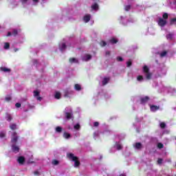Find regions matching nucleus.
Wrapping results in <instances>:
<instances>
[{"label": "nucleus", "instance_id": "obj_1", "mask_svg": "<svg viewBox=\"0 0 176 176\" xmlns=\"http://www.w3.org/2000/svg\"><path fill=\"white\" fill-rule=\"evenodd\" d=\"M18 138H19V137H17V133H14L12 135L11 142H12V144H13L12 145V152H14V153H17L20 151V148H19V146H17L16 144H14L15 143L17 142Z\"/></svg>", "mask_w": 176, "mask_h": 176}, {"label": "nucleus", "instance_id": "obj_2", "mask_svg": "<svg viewBox=\"0 0 176 176\" xmlns=\"http://www.w3.org/2000/svg\"><path fill=\"white\" fill-rule=\"evenodd\" d=\"M67 156L69 160H71V162H74V167H78V166H80V162H79V158L78 157L75 156V155L68 153L67 154Z\"/></svg>", "mask_w": 176, "mask_h": 176}, {"label": "nucleus", "instance_id": "obj_3", "mask_svg": "<svg viewBox=\"0 0 176 176\" xmlns=\"http://www.w3.org/2000/svg\"><path fill=\"white\" fill-rule=\"evenodd\" d=\"M163 18H160L157 21L158 25L160 27H164L167 24V19H168V13H164L162 15Z\"/></svg>", "mask_w": 176, "mask_h": 176}, {"label": "nucleus", "instance_id": "obj_4", "mask_svg": "<svg viewBox=\"0 0 176 176\" xmlns=\"http://www.w3.org/2000/svg\"><path fill=\"white\" fill-rule=\"evenodd\" d=\"M143 74L148 80L152 79V73L149 71V67L146 65H144L142 67Z\"/></svg>", "mask_w": 176, "mask_h": 176}, {"label": "nucleus", "instance_id": "obj_5", "mask_svg": "<svg viewBox=\"0 0 176 176\" xmlns=\"http://www.w3.org/2000/svg\"><path fill=\"white\" fill-rule=\"evenodd\" d=\"M64 112L66 119H72V109L71 107H67Z\"/></svg>", "mask_w": 176, "mask_h": 176}, {"label": "nucleus", "instance_id": "obj_6", "mask_svg": "<svg viewBox=\"0 0 176 176\" xmlns=\"http://www.w3.org/2000/svg\"><path fill=\"white\" fill-rule=\"evenodd\" d=\"M33 97L37 100V101H42V97L41 96V91L36 89L33 91Z\"/></svg>", "mask_w": 176, "mask_h": 176}, {"label": "nucleus", "instance_id": "obj_7", "mask_svg": "<svg viewBox=\"0 0 176 176\" xmlns=\"http://www.w3.org/2000/svg\"><path fill=\"white\" fill-rule=\"evenodd\" d=\"M109 80H111V78L109 77H103L101 78L99 84L100 85V86H105V85H108Z\"/></svg>", "mask_w": 176, "mask_h": 176}, {"label": "nucleus", "instance_id": "obj_8", "mask_svg": "<svg viewBox=\"0 0 176 176\" xmlns=\"http://www.w3.org/2000/svg\"><path fill=\"white\" fill-rule=\"evenodd\" d=\"M120 24H122V25H127L129 23V20H127V17L126 16H120L119 19Z\"/></svg>", "mask_w": 176, "mask_h": 176}, {"label": "nucleus", "instance_id": "obj_9", "mask_svg": "<svg viewBox=\"0 0 176 176\" xmlns=\"http://www.w3.org/2000/svg\"><path fill=\"white\" fill-rule=\"evenodd\" d=\"M67 45H68L67 42H65V41L60 42L59 43V50H60V52H64V50L67 49Z\"/></svg>", "mask_w": 176, "mask_h": 176}, {"label": "nucleus", "instance_id": "obj_10", "mask_svg": "<svg viewBox=\"0 0 176 176\" xmlns=\"http://www.w3.org/2000/svg\"><path fill=\"white\" fill-rule=\"evenodd\" d=\"M74 96V91L66 89L64 93V96L67 97V98H71Z\"/></svg>", "mask_w": 176, "mask_h": 176}, {"label": "nucleus", "instance_id": "obj_11", "mask_svg": "<svg viewBox=\"0 0 176 176\" xmlns=\"http://www.w3.org/2000/svg\"><path fill=\"white\" fill-rule=\"evenodd\" d=\"M133 146L135 151H141L142 149V144L140 142L134 143Z\"/></svg>", "mask_w": 176, "mask_h": 176}, {"label": "nucleus", "instance_id": "obj_12", "mask_svg": "<svg viewBox=\"0 0 176 176\" xmlns=\"http://www.w3.org/2000/svg\"><path fill=\"white\" fill-rule=\"evenodd\" d=\"M82 20L84 23H89L91 20V15L89 14H86L84 15Z\"/></svg>", "mask_w": 176, "mask_h": 176}, {"label": "nucleus", "instance_id": "obj_13", "mask_svg": "<svg viewBox=\"0 0 176 176\" xmlns=\"http://www.w3.org/2000/svg\"><path fill=\"white\" fill-rule=\"evenodd\" d=\"M144 35H155V30L152 28H148L146 32H144Z\"/></svg>", "mask_w": 176, "mask_h": 176}, {"label": "nucleus", "instance_id": "obj_14", "mask_svg": "<svg viewBox=\"0 0 176 176\" xmlns=\"http://www.w3.org/2000/svg\"><path fill=\"white\" fill-rule=\"evenodd\" d=\"M170 87L162 85L160 87V91L161 93H166L168 94Z\"/></svg>", "mask_w": 176, "mask_h": 176}, {"label": "nucleus", "instance_id": "obj_15", "mask_svg": "<svg viewBox=\"0 0 176 176\" xmlns=\"http://www.w3.org/2000/svg\"><path fill=\"white\" fill-rule=\"evenodd\" d=\"M82 61H90L91 60V55L85 54L82 57Z\"/></svg>", "mask_w": 176, "mask_h": 176}, {"label": "nucleus", "instance_id": "obj_16", "mask_svg": "<svg viewBox=\"0 0 176 176\" xmlns=\"http://www.w3.org/2000/svg\"><path fill=\"white\" fill-rule=\"evenodd\" d=\"M166 74H167V70H166V68L161 69L158 71L159 76H164Z\"/></svg>", "mask_w": 176, "mask_h": 176}, {"label": "nucleus", "instance_id": "obj_17", "mask_svg": "<svg viewBox=\"0 0 176 176\" xmlns=\"http://www.w3.org/2000/svg\"><path fill=\"white\" fill-rule=\"evenodd\" d=\"M159 106L150 104V109L151 112H156V111H159Z\"/></svg>", "mask_w": 176, "mask_h": 176}, {"label": "nucleus", "instance_id": "obj_18", "mask_svg": "<svg viewBox=\"0 0 176 176\" xmlns=\"http://www.w3.org/2000/svg\"><path fill=\"white\" fill-rule=\"evenodd\" d=\"M54 97L56 100H60V98H61V93L58 91H56L54 94Z\"/></svg>", "mask_w": 176, "mask_h": 176}, {"label": "nucleus", "instance_id": "obj_19", "mask_svg": "<svg viewBox=\"0 0 176 176\" xmlns=\"http://www.w3.org/2000/svg\"><path fill=\"white\" fill-rule=\"evenodd\" d=\"M98 9H99V7H98V4L97 3H95L91 5V12H93V10H94V12H97V10H98Z\"/></svg>", "mask_w": 176, "mask_h": 176}, {"label": "nucleus", "instance_id": "obj_20", "mask_svg": "<svg viewBox=\"0 0 176 176\" xmlns=\"http://www.w3.org/2000/svg\"><path fill=\"white\" fill-rule=\"evenodd\" d=\"M114 148H116V149H117V151H120V149H122V144L120 143V142H117L116 143V144L114 145Z\"/></svg>", "mask_w": 176, "mask_h": 176}, {"label": "nucleus", "instance_id": "obj_21", "mask_svg": "<svg viewBox=\"0 0 176 176\" xmlns=\"http://www.w3.org/2000/svg\"><path fill=\"white\" fill-rule=\"evenodd\" d=\"M17 162L18 163H19V164H24V162H25V158H24V157L23 156H20L18 157Z\"/></svg>", "mask_w": 176, "mask_h": 176}, {"label": "nucleus", "instance_id": "obj_22", "mask_svg": "<svg viewBox=\"0 0 176 176\" xmlns=\"http://www.w3.org/2000/svg\"><path fill=\"white\" fill-rule=\"evenodd\" d=\"M175 93V89L171 87H169V91H168V94H170V96H174Z\"/></svg>", "mask_w": 176, "mask_h": 176}, {"label": "nucleus", "instance_id": "obj_23", "mask_svg": "<svg viewBox=\"0 0 176 176\" xmlns=\"http://www.w3.org/2000/svg\"><path fill=\"white\" fill-rule=\"evenodd\" d=\"M149 101V97L144 96L141 98V104H145L146 102H148Z\"/></svg>", "mask_w": 176, "mask_h": 176}, {"label": "nucleus", "instance_id": "obj_24", "mask_svg": "<svg viewBox=\"0 0 176 176\" xmlns=\"http://www.w3.org/2000/svg\"><path fill=\"white\" fill-rule=\"evenodd\" d=\"M94 140H98V138H100V131H96L94 133Z\"/></svg>", "mask_w": 176, "mask_h": 176}, {"label": "nucleus", "instance_id": "obj_25", "mask_svg": "<svg viewBox=\"0 0 176 176\" xmlns=\"http://www.w3.org/2000/svg\"><path fill=\"white\" fill-rule=\"evenodd\" d=\"M74 89L76 90V91H80V90H82V85L80 84H75Z\"/></svg>", "mask_w": 176, "mask_h": 176}, {"label": "nucleus", "instance_id": "obj_26", "mask_svg": "<svg viewBox=\"0 0 176 176\" xmlns=\"http://www.w3.org/2000/svg\"><path fill=\"white\" fill-rule=\"evenodd\" d=\"M63 138H65V140H69L71 138V135L68 132H65L63 133Z\"/></svg>", "mask_w": 176, "mask_h": 176}, {"label": "nucleus", "instance_id": "obj_27", "mask_svg": "<svg viewBox=\"0 0 176 176\" xmlns=\"http://www.w3.org/2000/svg\"><path fill=\"white\" fill-rule=\"evenodd\" d=\"M55 132L58 133V134H60V133L63 132V127H61V126H56L55 128Z\"/></svg>", "mask_w": 176, "mask_h": 176}, {"label": "nucleus", "instance_id": "obj_28", "mask_svg": "<svg viewBox=\"0 0 176 176\" xmlns=\"http://www.w3.org/2000/svg\"><path fill=\"white\" fill-rule=\"evenodd\" d=\"M109 42L112 45H115V43H118V38H116V37H113L109 40Z\"/></svg>", "mask_w": 176, "mask_h": 176}, {"label": "nucleus", "instance_id": "obj_29", "mask_svg": "<svg viewBox=\"0 0 176 176\" xmlns=\"http://www.w3.org/2000/svg\"><path fill=\"white\" fill-rule=\"evenodd\" d=\"M17 34V31L16 30H14L12 31V33L10 32H8V34L6 35V36H10L12 35H13L14 36H16V34Z\"/></svg>", "mask_w": 176, "mask_h": 176}, {"label": "nucleus", "instance_id": "obj_30", "mask_svg": "<svg viewBox=\"0 0 176 176\" xmlns=\"http://www.w3.org/2000/svg\"><path fill=\"white\" fill-rule=\"evenodd\" d=\"M69 63H71V64H77L79 61L75 58H72L69 59Z\"/></svg>", "mask_w": 176, "mask_h": 176}, {"label": "nucleus", "instance_id": "obj_31", "mask_svg": "<svg viewBox=\"0 0 176 176\" xmlns=\"http://www.w3.org/2000/svg\"><path fill=\"white\" fill-rule=\"evenodd\" d=\"M74 129L76 131H79V130H80V124L79 123L75 124L74 125Z\"/></svg>", "mask_w": 176, "mask_h": 176}, {"label": "nucleus", "instance_id": "obj_32", "mask_svg": "<svg viewBox=\"0 0 176 176\" xmlns=\"http://www.w3.org/2000/svg\"><path fill=\"white\" fill-rule=\"evenodd\" d=\"M136 79L138 80V82H144V76L142 75H139L136 77Z\"/></svg>", "mask_w": 176, "mask_h": 176}, {"label": "nucleus", "instance_id": "obj_33", "mask_svg": "<svg viewBox=\"0 0 176 176\" xmlns=\"http://www.w3.org/2000/svg\"><path fill=\"white\" fill-rule=\"evenodd\" d=\"M1 71H2V72L9 73L10 72V69L8 67H1Z\"/></svg>", "mask_w": 176, "mask_h": 176}, {"label": "nucleus", "instance_id": "obj_34", "mask_svg": "<svg viewBox=\"0 0 176 176\" xmlns=\"http://www.w3.org/2000/svg\"><path fill=\"white\" fill-rule=\"evenodd\" d=\"M10 128L11 129V130H16L17 129V125L16 124H10Z\"/></svg>", "mask_w": 176, "mask_h": 176}, {"label": "nucleus", "instance_id": "obj_35", "mask_svg": "<svg viewBox=\"0 0 176 176\" xmlns=\"http://www.w3.org/2000/svg\"><path fill=\"white\" fill-rule=\"evenodd\" d=\"M148 176H156V171L150 170V172L148 173Z\"/></svg>", "mask_w": 176, "mask_h": 176}, {"label": "nucleus", "instance_id": "obj_36", "mask_svg": "<svg viewBox=\"0 0 176 176\" xmlns=\"http://www.w3.org/2000/svg\"><path fill=\"white\" fill-rule=\"evenodd\" d=\"M6 135V132L5 131L0 132V138H5Z\"/></svg>", "mask_w": 176, "mask_h": 176}, {"label": "nucleus", "instance_id": "obj_37", "mask_svg": "<svg viewBox=\"0 0 176 176\" xmlns=\"http://www.w3.org/2000/svg\"><path fill=\"white\" fill-rule=\"evenodd\" d=\"M9 47H10V45H9V43H4L3 48H4L6 50H8V49H9Z\"/></svg>", "mask_w": 176, "mask_h": 176}, {"label": "nucleus", "instance_id": "obj_38", "mask_svg": "<svg viewBox=\"0 0 176 176\" xmlns=\"http://www.w3.org/2000/svg\"><path fill=\"white\" fill-rule=\"evenodd\" d=\"M166 56H167V52L166 51H164L160 54L161 57H166Z\"/></svg>", "mask_w": 176, "mask_h": 176}, {"label": "nucleus", "instance_id": "obj_39", "mask_svg": "<svg viewBox=\"0 0 176 176\" xmlns=\"http://www.w3.org/2000/svg\"><path fill=\"white\" fill-rule=\"evenodd\" d=\"M100 46H102V47L107 46V42L102 41H101V42L100 43Z\"/></svg>", "mask_w": 176, "mask_h": 176}, {"label": "nucleus", "instance_id": "obj_40", "mask_svg": "<svg viewBox=\"0 0 176 176\" xmlns=\"http://www.w3.org/2000/svg\"><path fill=\"white\" fill-rule=\"evenodd\" d=\"M160 126L161 129H164V128L166 127V123H164V122H161V123L160 124Z\"/></svg>", "mask_w": 176, "mask_h": 176}, {"label": "nucleus", "instance_id": "obj_41", "mask_svg": "<svg viewBox=\"0 0 176 176\" xmlns=\"http://www.w3.org/2000/svg\"><path fill=\"white\" fill-rule=\"evenodd\" d=\"M100 126V122H94V127H98Z\"/></svg>", "mask_w": 176, "mask_h": 176}, {"label": "nucleus", "instance_id": "obj_42", "mask_svg": "<svg viewBox=\"0 0 176 176\" xmlns=\"http://www.w3.org/2000/svg\"><path fill=\"white\" fill-rule=\"evenodd\" d=\"M38 3H39V0H32V3L34 6L38 5Z\"/></svg>", "mask_w": 176, "mask_h": 176}, {"label": "nucleus", "instance_id": "obj_43", "mask_svg": "<svg viewBox=\"0 0 176 176\" xmlns=\"http://www.w3.org/2000/svg\"><path fill=\"white\" fill-rule=\"evenodd\" d=\"M170 24H176V18L172 19L170 20Z\"/></svg>", "mask_w": 176, "mask_h": 176}, {"label": "nucleus", "instance_id": "obj_44", "mask_svg": "<svg viewBox=\"0 0 176 176\" xmlns=\"http://www.w3.org/2000/svg\"><path fill=\"white\" fill-rule=\"evenodd\" d=\"M52 164L54 166H57L58 164V162L57 160H54L52 161Z\"/></svg>", "mask_w": 176, "mask_h": 176}, {"label": "nucleus", "instance_id": "obj_45", "mask_svg": "<svg viewBox=\"0 0 176 176\" xmlns=\"http://www.w3.org/2000/svg\"><path fill=\"white\" fill-rule=\"evenodd\" d=\"M157 147H158L160 149H162V148H163V144H162V143H158V144H157Z\"/></svg>", "mask_w": 176, "mask_h": 176}, {"label": "nucleus", "instance_id": "obj_46", "mask_svg": "<svg viewBox=\"0 0 176 176\" xmlns=\"http://www.w3.org/2000/svg\"><path fill=\"white\" fill-rule=\"evenodd\" d=\"M162 163H163V160L162 158L158 159L157 164H162Z\"/></svg>", "mask_w": 176, "mask_h": 176}, {"label": "nucleus", "instance_id": "obj_47", "mask_svg": "<svg viewBox=\"0 0 176 176\" xmlns=\"http://www.w3.org/2000/svg\"><path fill=\"white\" fill-rule=\"evenodd\" d=\"M167 39H171L173 38V35L171 34H169L166 36Z\"/></svg>", "mask_w": 176, "mask_h": 176}, {"label": "nucleus", "instance_id": "obj_48", "mask_svg": "<svg viewBox=\"0 0 176 176\" xmlns=\"http://www.w3.org/2000/svg\"><path fill=\"white\" fill-rule=\"evenodd\" d=\"M117 61H123V58L120 56L117 57Z\"/></svg>", "mask_w": 176, "mask_h": 176}, {"label": "nucleus", "instance_id": "obj_49", "mask_svg": "<svg viewBox=\"0 0 176 176\" xmlns=\"http://www.w3.org/2000/svg\"><path fill=\"white\" fill-rule=\"evenodd\" d=\"M130 8H131L130 6H125V10H126V12H129V10H130Z\"/></svg>", "mask_w": 176, "mask_h": 176}, {"label": "nucleus", "instance_id": "obj_50", "mask_svg": "<svg viewBox=\"0 0 176 176\" xmlns=\"http://www.w3.org/2000/svg\"><path fill=\"white\" fill-rule=\"evenodd\" d=\"M131 65V60H129L127 63H126V67H130Z\"/></svg>", "mask_w": 176, "mask_h": 176}, {"label": "nucleus", "instance_id": "obj_51", "mask_svg": "<svg viewBox=\"0 0 176 176\" xmlns=\"http://www.w3.org/2000/svg\"><path fill=\"white\" fill-rule=\"evenodd\" d=\"M10 100H12V98H10V96L6 97V101H10Z\"/></svg>", "mask_w": 176, "mask_h": 176}, {"label": "nucleus", "instance_id": "obj_52", "mask_svg": "<svg viewBox=\"0 0 176 176\" xmlns=\"http://www.w3.org/2000/svg\"><path fill=\"white\" fill-rule=\"evenodd\" d=\"M7 120H8V122H10V120H12V117H11L10 116H7Z\"/></svg>", "mask_w": 176, "mask_h": 176}, {"label": "nucleus", "instance_id": "obj_53", "mask_svg": "<svg viewBox=\"0 0 176 176\" xmlns=\"http://www.w3.org/2000/svg\"><path fill=\"white\" fill-rule=\"evenodd\" d=\"M15 106H16V108H20V107H21V104L16 103Z\"/></svg>", "mask_w": 176, "mask_h": 176}, {"label": "nucleus", "instance_id": "obj_54", "mask_svg": "<svg viewBox=\"0 0 176 176\" xmlns=\"http://www.w3.org/2000/svg\"><path fill=\"white\" fill-rule=\"evenodd\" d=\"M28 0H21V3H23V5H25V3H27Z\"/></svg>", "mask_w": 176, "mask_h": 176}, {"label": "nucleus", "instance_id": "obj_55", "mask_svg": "<svg viewBox=\"0 0 176 176\" xmlns=\"http://www.w3.org/2000/svg\"><path fill=\"white\" fill-rule=\"evenodd\" d=\"M103 134H109V131H105L103 132Z\"/></svg>", "mask_w": 176, "mask_h": 176}, {"label": "nucleus", "instance_id": "obj_56", "mask_svg": "<svg viewBox=\"0 0 176 176\" xmlns=\"http://www.w3.org/2000/svg\"><path fill=\"white\" fill-rule=\"evenodd\" d=\"M109 54H111V52L109 51L106 52V56H109Z\"/></svg>", "mask_w": 176, "mask_h": 176}, {"label": "nucleus", "instance_id": "obj_57", "mask_svg": "<svg viewBox=\"0 0 176 176\" xmlns=\"http://www.w3.org/2000/svg\"><path fill=\"white\" fill-rule=\"evenodd\" d=\"M14 52H19V49L14 48Z\"/></svg>", "mask_w": 176, "mask_h": 176}, {"label": "nucleus", "instance_id": "obj_58", "mask_svg": "<svg viewBox=\"0 0 176 176\" xmlns=\"http://www.w3.org/2000/svg\"><path fill=\"white\" fill-rule=\"evenodd\" d=\"M123 138H124V135H123L122 137L120 138V140H123Z\"/></svg>", "mask_w": 176, "mask_h": 176}, {"label": "nucleus", "instance_id": "obj_59", "mask_svg": "<svg viewBox=\"0 0 176 176\" xmlns=\"http://www.w3.org/2000/svg\"><path fill=\"white\" fill-rule=\"evenodd\" d=\"M120 176H126L124 174H121Z\"/></svg>", "mask_w": 176, "mask_h": 176}, {"label": "nucleus", "instance_id": "obj_60", "mask_svg": "<svg viewBox=\"0 0 176 176\" xmlns=\"http://www.w3.org/2000/svg\"><path fill=\"white\" fill-rule=\"evenodd\" d=\"M79 135H80V133H77L76 137H79Z\"/></svg>", "mask_w": 176, "mask_h": 176}, {"label": "nucleus", "instance_id": "obj_61", "mask_svg": "<svg viewBox=\"0 0 176 176\" xmlns=\"http://www.w3.org/2000/svg\"><path fill=\"white\" fill-rule=\"evenodd\" d=\"M69 130H72V128L71 126H69Z\"/></svg>", "mask_w": 176, "mask_h": 176}, {"label": "nucleus", "instance_id": "obj_62", "mask_svg": "<svg viewBox=\"0 0 176 176\" xmlns=\"http://www.w3.org/2000/svg\"><path fill=\"white\" fill-rule=\"evenodd\" d=\"M41 1H42V2H45L47 0H41Z\"/></svg>", "mask_w": 176, "mask_h": 176}, {"label": "nucleus", "instance_id": "obj_63", "mask_svg": "<svg viewBox=\"0 0 176 176\" xmlns=\"http://www.w3.org/2000/svg\"><path fill=\"white\" fill-rule=\"evenodd\" d=\"M175 111H176V107L174 108Z\"/></svg>", "mask_w": 176, "mask_h": 176}, {"label": "nucleus", "instance_id": "obj_64", "mask_svg": "<svg viewBox=\"0 0 176 176\" xmlns=\"http://www.w3.org/2000/svg\"><path fill=\"white\" fill-rule=\"evenodd\" d=\"M100 94V96H102V94Z\"/></svg>", "mask_w": 176, "mask_h": 176}]
</instances>
